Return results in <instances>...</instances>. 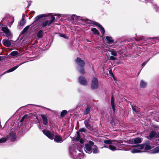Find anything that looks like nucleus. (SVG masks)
<instances>
[{
  "mask_svg": "<svg viewBox=\"0 0 159 159\" xmlns=\"http://www.w3.org/2000/svg\"><path fill=\"white\" fill-rule=\"evenodd\" d=\"M142 141V139L139 138H137L135 139H131L127 141H125V142L128 143L134 144L140 143Z\"/></svg>",
  "mask_w": 159,
  "mask_h": 159,
  "instance_id": "1",
  "label": "nucleus"
},
{
  "mask_svg": "<svg viewBox=\"0 0 159 159\" xmlns=\"http://www.w3.org/2000/svg\"><path fill=\"white\" fill-rule=\"evenodd\" d=\"M133 147H138V149H133L131 150V152L132 153H138L141 152L140 150H142L144 147V144H139L137 145L132 146Z\"/></svg>",
  "mask_w": 159,
  "mask_h": 159,
  "instance_id": "2",
  "label": "nucleus"
},
{
  "mask_svg": "<svg viewBox=\"0 0 159 159\" xmlns=\"http://www.w3.org/2000/svg\"><path fill=\"white\" fill-rule=\"evenodd\" d=\"M104 142L106 144H113L116 146V147L118 146L119 145H120V143L122 142H119L116 140H105L104 141Z\"/></svg>",
  "mask_w": 159,
  "mask_h": 159,
  "instance_id": "3",
  "label": "nucleus"
},
{
  "mask_svg": "<svg viewBox=\"0 0 159 159\" xmlns=\"http://www.w3.org/2000/svg\"><path fill=\"white\" fill-rule=\"evenodd\" d=\"M51 20H48L44 22L42 24L43 27H44L50 25L53 21L55 19V17L53 16H51Z\"/></svg>",
  "mask_w": 159,
  "mask_h": 159,
  "instance_id": "4",
  "label": "nucleus"
},
{
  "mask_svg": "<svg viewBox=\"0 0 159 159\" xmlns=\"http://www.w3.org/2000/svg\"><path fill=\"white\" fill-rule=\"evenodd\" d=\"M91 87L93 89H97L98 87V81L95 78H94L92 80Z\"/></svg>",
  "mask_w": 159,
  "mask_h": 159,
  "instance_id": "5",
  "label": "nucleus"
},
{
  "mask_svg": "<svg viewBox=\"0 0 159 159\" xmlns=\"http://www.w3.org/2000/svg\"><path fill=\"white\" fill-rule=\"evenodd\" d=\"M43 133L49 138L51 139H53L54 135L52 133H51L48 130H44L43 131Z\"/></svg>",
  "mask_w": 159,
  "mask_h": 159,
  "instance_id": "6",
  "label": "nucleus"
},
{
  "mask_svg": "<svg viewBox=\"0 0 159 159\" xmlns=\"http://www.w3.org/2000/svg\"><path fill=\"white\" fill-rule=\"evenodd\" d=\"M2 30L6 34L8 38L11 36V33L7 28L3 27L2 28Z\"/></svg>",
  "mask_w": 159,
  "mask_h": 159,
  "instance_id": "7",
  "label": "nucleus"
},
{
  "mask_svg": "<svg viewBox=\"0 0 159 159\" xmlns=\"http://www.w3.org/2000/svg\"><path fill=\"white\" fill-rule=\"evenodd\" d=\"M75 62L77 64L81 67H83L84 66V62L80 58L78 57Z\"/></svg>",
  "mask_w": 159,
  "mask_h": 159,
  "instance_id": "8",
  "label": "nucleus"
},
{
  "mask_svg": "<svg viewBox=\"0 0 159 159\" xmlns=\"http://www.w3.org/2000/svg\"><path fill=\"white\" fill-rule=\"evenodd\" d=\"M11 40L8 39H4L2 41L3 45L7 47H9L11 45Z\"/></svg>",
  "mask_w": 159,
  "mask_h": 159,
  "instance_id": "9",
  "label": "nucleus"
},
{
  "mask_svg": "<svg viewBox=\"0 0 159 159\" xmlns=\"http://www.w3.org/2000/svg\"><path fill=\"white\" fill-rule=\"evenodd\" d=\"M79 82L82 85H86L87 84V82L85 79L83 77H80L79 78Z\"/></svg>",
  "mask_w": 159,
  "mask_h": 159,
  "instance_id": "10",
  "label": "nucleus"
},
{
  "mask_svg": "<svg viewBox=\"0 0 159 159\" xmlns=\"http://www.w3.org/2000/svg\"><path fill=\"white\" fill-rule=\"evenodd\" d=\"M41 116L42 118L43 124L45 125H47L48 124V121L46 115L41 114Z\"/></svg>",
  "mask_w": 159,
  "mask_h": 159,
  "instance_id": "11",
  "label": "nucleus"
},
{
  "mask_svg": "<svg viewBox=\"0 0 159 159\" xmlns=\"http://www.w3.org/2000/svg\"><path fill=\"white\" fill-rule=\"evenodd\" d=\"M157 133L155 131H151L149 134L148 136L147 137V138L148 139H150L154 137L156 138Z\"/></svg>",
  "mask_w": 159,
  "mask_h": 159,
  "instance_id": "12",
  "label": "nucleus"
},
{
  "mask_svg": "<svg viewBox=\"0 0 159 159\" xmlns=\"http://www.w3.org/2000/svg\"><path fill=\"white\" fill-rule=\"evenodd\" d=\"M86 152L88 153H90L92 152L91 147V146L88 144H85Z\"/></svg>",
  "mask_w": 159,
  "mask_h": 159,
  "instance_id": "13",
  "label": "nucleus"
},
{
  "mask_svg": "<svg viewBox=\"0 0 159 159\" xmlns=\"http://www.w3.org/2000/svg\"><path fill=\"white\" fill-rule=\"evenodd\" d=\"M54 140L57 142L61 143L63 142L62 137L58 135H56L55 136Z\"/></svg>",
  "mask_w": 159,
  "mask_h": 159,
  "instance_id": "14",
  "label": "nucleus"
},
{
  "mask_svg": "<svg viewBox=\"0 0 159 159\" xmlns=\"http://www.w3.org/2000/svg\"><path fill=\"white\" fill-rule=\"evenodd\" d=\"M111 102L112 109L113 111H115V104L114 103V99L113 95H112L111 97Z\"/></svg>",
  "mask_w": 159,
  "mask_h": 159,
  "instance_id": "15",
  "label": "nucleus"
},
{
  "mask_svg": "<svg viewBox=\"0 0 159 159\" xmlns=\"http://www.w3.org/2000/svg\"><path fill=\"white\" fill-rule=\"evenodd\" d=\"M108 148L113 151H116L117 150H121V149L119 148H118L117 149L116 147L112 145H110L108 146Z\"/></svg>",
  "mask_w": 159,
  "mask_h": 159,
  "instance_id": "16",
  "label": "nucleus"
},
{
  "mask_svg": "<svg viewBox=\"0 0 159 159\" xmlns=\"http://www.w3.org/2000/svg\"><path fill=\"white\" fill-rule=\"evenodd\" d=\"M140 85L141 88H144L146 87L147 86V84L143 80H142L140 81Z\"/></svg>",
  "mask_w": 159,
  "mask_h": 159,
  "instance_id": "17",
  "label": "nucleus"
},
{
  "mask_svg": "<svg viewBox=\"0 0 159 159\" xmlns=\"http://www.w3.org/2000/svg\"><path fill=\"white\" fill-rule=\"evenodd\" d=\"M22 64H20L19 66H14V67L12 68L11 69L8 70L7 71V72H11L12 71H13L14 70H15L16 69L20 66Z\"/></svg>",
  "mask_w": 159,
  "mask_h": 159,
  "instance_id": "18",
  "label": "nucleus"
},
{
  "mask_svg": "<svg viewBox=\"0 0 159 159\" xmlns=\"http://www.w3.org/2000/svg\"><path fill=\"white\" fill-rule=\"evenodd\" d=\"M106 38L109 43H112L114 42V40L111 37L106 36Z\"/></svg>",
  "mask_w": 159,
  "mask_h": 159,
  "instance_id": "19",
  "label": "nucleus"
},
{
  "mask_svg": "<svg viewBox=\"0 0 159 159\" xmlns=\"http://www.w3.org/2000/svg\"><path fill=\"white\" fill-rule=\"evenodd\" d=\"M89 120H87L85 121V125L89 129H91V126L89 124Z\"/></svg>",
  "mask_w": 159,
  "mask_h": 159,
  "instance_id": "20",
  "label": "nucleus"
},
{
  "mask_svg": "<svg viewBox=\"0 0 159 159\" xmlns=\"http://www.w3.org/2000/svg\"><path fill=\"white\" fill-rule=\"evenodd\" d=\"M45 16H46V15L44 14H41L39 16H38L37 17H36L35 18V21L38 20L41 18Z\"/></svg>",
  "mask_w": 159,
  "mask_h": 159,
  "instance_id": "21",
  "label": "nucleus"
},
{
  "mask_svg": "<svg viewBox=\"0 0 159 159\" xmlns=\"http://www.w3.org/2000/svg\"><path fill=\"white\" fill-rule=\"evenodd\" d=\"M15 136L16 134L14 133H13L11 135H10V138L11 141H13L15 140L16 138Z\"/></svg>",
  "mask_w": 159,
  "mask_h": 159,
  "instance_id": "22",
  "label": "nucleus"
},
{
  "mask_svg": "<svg viewBox=\"0 0 159 159\" xmlns=\"http://www.w3.org/2000/svg\"><path fill=\"white\" fill-rule=\"evenodd\" d=\"M111 53V54L114 56H117V54L116 51L114 49H112L111 51H109Z\"/></svg>",
  "mask_w": 159,
  "mask_h": 159,
  "instance_id": "23",
  "label": "nucleus"
},
{
  "mask_svg": "<svg viewBox=\"0 0 159 159\" xmlns=\"http://www.w3.org/2000/svg\"><path fill=\"white\" fill-rule=\"evenodd\" d=\"M153 153H157L159 152V146L157 147L152 150Z\"/></svg>",
  "mask_w": 159,
  "mask_h": 159,
  "instance_id": "24",
  "label": "nucleus"
},
{
  "mask_svg": "<svg viewBox=\"0 0 159 159\" xmlns=\"http://www.w3.org/2000/svg\"><path fill=\"white\" fill-rule=\"evenodd\" d=\"M29 27L30 26H26L25 28L24 29L22 30L21 32V34H22L25 33V32H26L27 31V30H28Z\"/></svg>",
  "mask_w": 159,
  "mask_h": 159,
  "instance_id": "25",
  "label": "nucleus"
},
{
  "mask_svg": "<svg viewBox=\"0 0 159 159\" xmlns=\"http://www.w3.org/2000/svg\"><path fill=\"white\" fill-rule=\"evenodd\" d=\"M43 36V31L42 30H40L38 33L37 36L39 38H41Z\"/></svg>",
  "mask_w": 159,
  "mask_h": 159,
  "instance_id": "26",
  "label": "nucleus"
},
{
  "mask_svg": "<svg viewBox=\"0 0 159 159\" xmlns=\"http://www.w3.org/2000/svg\"><path fill=\"white\" fill-rule=\"evenodd\" d=\"M91 30L93 32L94 34H98V31L97 29L95 28H91Z\"/></svg>",
  "mask_w": 159,
  "mask_h": 159,
  "instance_id": "27",
  "label": "nucleus"
},
{
  "mask_svg": "<svg viewBox=\"0 0 159 159\" xmlns=\"http://www.w3.org/2000/svg\"><path fill=\"white\" fill-rule=\"evenodd\" d=\"M18 52L17 51H14L11 52L10 53L11 55L12 56H15L17 55Z\"/></svg>",
  "mask_w": 159,
  "mask_h": 159,
  "instance_id": "28",
  "label": "nucleus"
},
{
  "mask_svg": "<svg viewBox=\"0 0 159 159\" xmlns=\"http://www.w3.org/2000/svg\"><path fill=\"white\" fill-rule=\"evenodd\" d=\"M98 152V151L96 146H95L93 148V152L94 153H96Z\"/></svg>",
  "mask_w": 159,
  "mask_h": 159,
  "instance_id": "29",
  "label": "nucleus"
},
{
  "mask_svg": "<svg viewBox=\"0 0 159 159\" xmlns=\"http://www.w3.org/2000/svg\"><path fill=\"white\" fill-rule=\"evenodd\" d=\"M67 113V112L66 110H64L61 113V116H64Z\"/></svg>",
  "mask_w": 159,
  "mask_h": 159,
  "instance_id": "30",
  "label": "nucleus"
},
{
  "mask_svg": "<svg viewBox=\"0 0 159 159\" xmlns=\"http://www.w3.org/2000/svg\"><path fill=\"white\" fill-rule=\"evenodd\" d=\"M90 108L89 107H87L85 109V114H88L90 111Z\"/></svg>",
  "mask_w": 159,
  "mask_h": 159,
  "instance_id": "31",
  "label": "nucleus"
},
{
  "mask_svg": "<svg viewBox=\"0 0 159 159\" xmlns=\"http://www.w3.org/2000/svg\"><path fill=\"white\" fill-rule=\"evenodd\" d=\"M77 137H76L75 139L76 141H79L80 139V136L79 134V133L78 132H77Z\"/></svg>",
  "mask_w": 159,
  "mask_h": 159,
  "instance_id": "32",
  "label": "nucleus"
},
{
  "mask_svg": "<svg viewBox=\"0 0 159 159\" xmlns=\"http://www.w3.org/2000/svg\"><path fill=\"white\" fill-rule=\"evenodd\" d=\"M100 29L101 30V33L102 34H104L105 32V30H104V28H103V27L102 26H101Z\"/></svg>",
  "mask_w": 159,
  "mask_h": 159,
  "instance_id": "33",
  "label": "nucleus"
},
{
  "mask_svg": "<svg viewBox=\"0 0 159 159\" xmlns=\"http://www.w3.org/2000/svg\"><path fill=\"white\" fill-rule=\"evenodd\" d=\"M7 140V139L6 138H2L0 139V143H2L5 142Z\"/></svg>",
  "mask_w": 159,
  "mask_h": 159,
  "instance_id": "34",
  "label": "nucleus"
},
{
  "mask_svg": "<svg viewBox=\"0 0 159 159\" xmlns=\"http://www.w3.org/2000/svg\"><path fill=\"white\" fill-rule=\"evenodd\" d=\"M25 23V21L24 20L22 19L20 23V25L21 26L23 25Z\"/></svg>",
  "mask_w": 159,
  "mask_h": 159,
  "instance_id": "35",
  "label": "nucleus"
},
{
  "mask_svg": "<svg viewBox=\"0 0 159 159\" xmlns=\"http://www.w3.org/2000/svg\"><path fill=\"white\" fill-rule=\"evenodd\" d=\"M110 60L114 61L116 60V58L114 57V56H111L110 57Z\"/></svg>",
  "mask_w": 159,
  "mask_h": 159,
  "instance_id": "36",
  "label": "nucleus"
},
{
  "mask_svg": "<svg viewBox=\"0 0 159 159\" xmlns=\"http://www.w3.org/2000/svg\"><path fill=\"white\" fill-rule=\"evenodd\" d=\"M151 148V147L150 145H147L145 147V149L146 150H149Z\"/></svg>",
  "mask_w": 159,
  "mask_h": 159,
  "instance_id": "37",
  "label": "nucleus"
},
{
  "mask_svg": "<svg viewBox=\"0 0 159 159\" xmlns=\"http://www.w3.org/2000/svg\"><path fill=\"white\" fill-rule=\"evenodd\" d=\"M26 115H24L22 118L21 120H20V122H22L24 120L25 118L26 117Z\"/></svg>",
  "mask_w": 159,
  "mask_h": 159,
  "instance_id": "38",
  "label": "nucleus"
},
{
  "mask_svg": "<svg viewBox=\"0 0 159 159\" xmlns=\"http://www.w3.org/2000/svg\"><path fill=\"white\" fill-rule=\"evenodd\" d=\"M94 24L95 25H96L97 26H98L100 28L101 27V26H102L101 25H100L98 23H97V22H95L94 23Z\"/></svg>",
  "mask_w": 159,
  "mask_h": 159,
  "instance_id": "39",
  "label": "nucleus"
},
{
  "mask_svg": "<svg viewBox=\"0 0 159 159\" xmlns=\"http://www.w3.org/2000/svg\"><path fill=\"white\" fill-rule=\"evenodd\" d=\"M132 109L135 112H137V111H136V107L132 106Z\"/></svg>",
  "mask_w": 159,
  "mask_h": 159,
  "instance_id": "40",
  "label": "nucleus"
},
{
  "mask_svg": "<svg viewBox=\"0 0 159 159\" xmlns=\"http://www.w3.org/2000/svg\"><path fill=\"white\" fill-rule=\"evenodd\" d=\"M80 72L81 74H83L84 72V69L82 68L81 70H80Z\"/></svg>",
  "mask_w": 159,
  "mask_h": 159,
  "instance_id": "41",
  "label": "nucleus"
},
{
  "mask_svg": "<svg viewBox=\"0 0 159 159\" xmlns=\"http://www.w3.org/2000/svg\"><path fill=\"white\" fill-rule=\"evenodd\" d=\"M89 145L91 146H92L94 144V143L91 141H89Z\"/></svg>",
  "mask_w": 159,
  "mask_h": 159,
  "instance_id": "42",
  "label": "nucleus"
},
{
  "mask_svg": "<svg viewBox=\"0 0 159 159\" xmlns=\"http://www.w3.org/2000/svg\"><path fill=\"white\" fill-rule=\"evenodd\" d=\"M109 73L111 74V75L113 77L114 75L112 72V70H110L109 71Z\"/></svg>",
  "mask_w": 159,
  "mask_h": 159,
  "instance_id": "43",
  "label": "nucleus"
},
{
  "mask_svg": "<svg viewBox=\"0 0 159 159\" xmlns=\"http://www.w3.org/2000/svg\"><path fill=\"white\" fill-rule=\"evenodd\" d=\"M60 36L62 37H64V38H66V35L65 34H61Z\"/></svg>",
  "mask_w": 159,
  "mask_h": 159,
  "instance_id": "44",
  "label": "nucleus"
},
{
  "mask_svg": "<svg viewBox=\"0 0 159 159\" xmlns=\"http://www.w3.org/2000/svg\"><path fill=\"white\" fill-rule=\"evenodd\" d=\"M80 142L81 143H83L84 142V140L82 139H80Z\"/></svg>",
  "mask_w": 159,
  "mask_h": 159,
  "instance_id": "45",
  "label": "nucleus"
},
{
  "mask_svg": "<svg viewBox=\"0 0 159 159\" xmlns=\"http://www.w3.org/2000/svg\"><path fill=\"white\" fill-rule=\"evenodd\" d=\"M80 131L81 132H85V129L84 128H82L80 129Z\"/></svg>",
  "mask_w": 159,
  "mask_h": 159,
  "instance_id": "46",
  "label": "nucleus"
},
{
  "mask_svg": "<svg viewBox=\"0 0 159 159\" xmlns=\"http://www.w3.org/2000/svg\"><path fill=\"white\" fill-rule=\"evenodd\" d=\"M157 136L156 138H158L159 137V132L157 134Z\"/></svg>",
  "mask_w": 159,
  "mask_h": 159,
  "instance_id": "47",
  "label": "nucleus"
},
{
  "mask_svg": "<svg viewBox=\"0 0 159 159\" xmlns=\"http://www.w3.org/2000/svg\"><path fill=\"white\" fill-rule=\"evenodd\" d=\"M146 63V62H144L143 63H142V65L143 66H144Z\"/></svg>",
  "mask_w": 159,
  "mask_h": 159,
  "instance_id": "48",
  "label": "nucleus"
},
{
  "mask_svg": "<svg viewBox=\"0 0 159 159\" xmlns=\"http://www.w3.org/2000/svg\"><path fill=\"white\" fill-rule=\"evenodd\" d=\"M104 148H108V147L107 146V145L104 146Z\"/></svg>",
  "mask_w": 159,
  "mask_h": 159,
  "instance_id": "49",
  "label": "nucleus"
},
{
  "mask_svg": "<svg viewBox=\"0 0 159 159\" xmlns=\"http://www.w3.org/2000/svg\"><path fill=\"white\" fill-rule=\"evenodd\" d=\"M1 57H0V61H1Z\"/></svg>",
  "mask_w": 159,
  "mask_h": 159,
  "instance_id": "50",
  "label": "nucleus"
}]
</instances>
